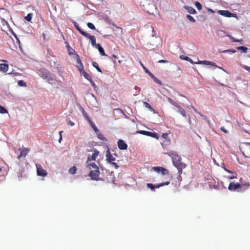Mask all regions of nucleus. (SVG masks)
Returning a JSON list of instances; mask_svg holds the SVG:
<instances>
[{
	"mask_svg": "<svg viewBox=\"0 0 250 250\" xmlns=\"http://www.w3.org/2000/svg\"><path fill=\"white\" fill-rule=\"evenodd\" d=\"M91 151L93 152L92 154H88L87 156V159L85 164L86 167L90 170L88 175L91 179L93 180L98 181L100 179L99 178V167L96 163L92 161H96L100 152L96 149L91 150Z\"/></svg>",
	"mask_w": 250,
	"mask_h": 250,
	"instance_id": "nucleus-1",
	"label": "nucleus"
},
{
	"mask_svg": "<svg viewBox=\"0 0 250 250\" xmlns=\"http://www.w3.org/2000/svg\"><path fill=\"white\" fill-rule=\"evenodd\" d=\"M165 154H167L170 156L172 159L173 165L177 168L179 177L181 178L180 175L182 174L183 169L185 168L186 167V164L181 162V157L177 154V153L173 151H170L168 152H164Z\"/></svg>",
	"mask_w": 250,
	"mask_h": 250,
	"instance_id": "nucleus-2",
	"label": "nucleus"
},
{
	"mask_svg": "<svg viewBox=\"0 0 250 250\" xmlns=\"http://www.w3.org/2000/svg\"><path fill=\"white\" fill-rule=\"evenodd\" d=\"M250 187V184L246 183L245 184H234L233 183H230L228 189L230 191H235L238 188H240L241 190H245L248 189Z\"/></svg>",
	"mask_w": 250,
	"mask_h": 250,
	"instance_id": "nucleus-3",
	"label": "nucleus"
},
{
	"mask_svg": "<svg viewBox=\"0 0 250 250\" xmlns=\"http://www.w3.org/2000/svg\"><path fill=\"white\" fill-rule=\"evenodd\" d=\"M170 183V182L169 181H167V182H164V183H162L160 184H158L157 185H155V186H154L152 184H150V183H147L146 184L147 185V187L149 188L150 189L154 191V188H159L161 187H163V186H166V185H169Z\"/></svg>",
	"mask_w": 250,
	"mask_h": 250,
	"instance_id": "nucleus-4",
	"label": "nucleus"
},
{
	"mask_svg": "<svg viewBox=\"0 0 250 250\" xmlns=\"http://www.w3.org/2000/svg\"><path fill=\"white\" fill-rule=\"evenodd\" d=\"M37 175L39 176L45 177L47 175L46 171L44 169L41 165H36Z\"/></svg>",
	"mask_w": 250,
	"mask_h": 250,
	"instance_id": "nucleus-5",
	"label": "nucleus"
},
{
	"mask_svg": "<svg viewBox=\"0 0 250 250\" xmlns=\"http://www.w3.org/2000/svg\"><path fill=\"white\" fill-rule=\"evenodd\" d=\"M153 168L156 172L158 173L161 172L163 175H167L169 174L168 170L163 167H154Z\"/></svg>",
	"mask_w": 250,
	"mask_h": 250,
	"instance_id": "nucleus-6",
	"label": "nucleus"
},
{
	"mask_svg": "<svg viewBox=\"0 0 250 250\" xmlns=\"http://www.w3.org/2000/svg\"><path fill=\"white\" fill-rule=\"evenodd\" d=\"M20 154L18 156V159L19 160H20V158L22 157H25L28 153V152L30 151L29 148L25 147L23 148L22 149H20Z\"/></svg>",
	"mask_w": 250,
	"mask_h": 250,
	"instance_id": "nucleus-7",
	"label": "nucleus"
},
{
	"mask_svg": "<svg viewBox=\"0 0 250 250\" xmlns=\"http://www.w3.org/2000/svg\"><path fill=\"white\" fill-rule=\"evenodd\" d=\"M118 146L121 150H126L127 148V144L123 140H119L118 141Z\"/></svg>",
	"mask_w": 250,
	"mask_h": 250,
	"instance_id": "nucleus-8",
	"label": "nucleus"
},
{
	"mask_svg": "<svg viewBox=\"0 0 250 250\" xmlns=\"http://www.w3.org/2000/svg\"><path fill=\"white\" fill-rule=\"evenodd\" d=\"M106 160L109 163H111L115 160V158L113 156L109 149L106 151Z\"/></svg>",
	"mask_w": 250,
	"mask_h": 250,
	"instance_id": "nucleus-9",
	"label": "nucleus"
},
{
	"mask_svg": "<svg viewBox=\"0 0 250 250\" xmlns=\"http://www.w3.org/2000/svg\"><path fill=\"white\" fill-rule=\"evenodd\" d=\"M218 13L226 17H231L233 15V14L228 10H219Z\"/></svg>",
	"mask_w": 250,
	"mask_h": 250,
	"instance_id": "nucleus-10",
	"label": "nucleus"
},
{
	"mask_svg": "<svg viewBox=\"0 0 250 250\" xmlns=\"http://www.w3.org/2000/svg\"><path fill=\"white\" fill-rule=\"evenodd\" d=\"M86 35H83L85 37L88 38L90 40L92 45L93 46H95L97 44L96 43V38L94 36L90 35L89 34L86 33Z\"/></svg>",
	"mask_w": 250,
	"mask_h": 250,
	"instance_id": "nucleus-11",
	"label": "nucleus"
},
{
	"mask_svg": "<svg viewBox=\"0 0 250 250\" xmlns=\"http://www.w3.org/2000/svg\"><path fill=\"white\" fill-rule=\"evenodd\" d=\"M76 66L80 72H81L82 70H83V66L82 62L78 55H77V65H76Z\"/></svg>",
	"mask_w": 250,
	"mask_h": 250,
	"instance_id": "nucleus-12",
	"label": "nucleus"
},
{
	"mask_svg": "<svg viewBox=\"0 0 250 250\" xmlns=\"http://www.w3.org/2000/svg\"><path fill=\"white\" fill-rule=\"evenodd\" d=\"M18 177L19 178V180H21V178L26 177L24 168H21L19 170Z\"/></svg>",
	"mask_w": 250,
	"mask_h": 250,
	"instance_id": "nucleus-13",
	"label": "nucleus"
},
{
	"mask_svg": "<svg viewBox=\"0 0 250 250\" xmlns=\"http://www.w3.org/2000/svg\"><path fill=\"white\" fill-rule=\"evenodd\" d=\"M9 68L8 64L5 63L0 64V71L6 72Z\"/></svg>",
	"mask_w": 250,
	"mask_h": 250,
	"instance_id": "nucleus-14",
	"label": "nucleus"
},
{
	"mask_svg": "<svg viewBox=\"0 0 250 250\" xmlns=\"http://www.w3.org/2000/svg\"><path fill=\"white\" fill-rule=\"evenodd\" d=\"M146 136L158 139L159 138V135L155 132L147 131Z\"/></svg>",
	"mask_w": 250,
	"mask_h": 250,
	"instance_id": "nucleus-15",
	"label": "nucleus"
},
{
	"mask_svg": "<svg viewBox=\"0 0 250 250\" xmlns=\"http://www.w3.org/2000/svg\"><path fill=\"white\" fill-rule=\"evenodd\" d=\"M81 73H82L83 76L86 79L88 80L90 82H92V78L90 75H89L87 73H86L84 70V69H83V70H82Z\"/></svg>",
	"mask_w": 250,
	"mask_h": 250,
	"instance_id": "nucleus-16",
	"label": "nucleus"
},
{
	"mask_svg": "<svg viewBox=\"0 0 250 250\" xmlns=\"http://www.w3.org/2000/svg\"><path fill=\"white\" fill-rule=\"evenodd\" d=\"M95 47H96L99 50L100 54L103 56H105L104 50V48L102 47L100 44L98 43Z\"/></svg>",
	"mask_w": 250,
	"mask_h": 250,
	"instance_id": "nucleus-17",
	"label": "nucleus"
},
{
	"mask_svg": "<svg viewBox=\"0 0 250 250\" xmlns=\"http://www.w3.org/2000/svg\"><path fill=\"white\" fill-rule=\"evenodd\" d=\"M185 8L188 11V12L189 14H195L196 13V11L193 7L188 6H185Z\"/></svg>",
	"mask_w": 250,
	"mask_h": 250,
	"instance_id": "nucleus-18",
	"label": "nucleus"
},
{
	"mask_svg": "<svg viewBox=\"0 0 250 250\" xmlns=\"http://www.w3.org/2000/svg\"><path fill=\"white\" fill-rule=\"evenodd\" d=\"M73 24L75 28L79 31V32L82 35H86V32L83 31L80 27H79L78 24L76 21L73 22Z\"/></svg>",
	"mask_w": 250,
	"mask_h": 250,
	"instance_id": "nucleus-19",
	"label": "nucleus"
},
{
	"mask_svg": "<svg viewBox=\"0 0 250 250\" xmlns=\"http://www.w3.org/2000/svg\"><path fill=\"white\" fill-rule=\"evenodd\" d=\"M178 112H179L184 117L186 118V112L180 105L177 106Z\"/></svg>",
	"mask_w": 250,
	"mask_h": 250,
	"instance_id": "nucleus-20",
	"label": "nucleus"
},
{
	"mask_svg": "<svg viewBox=\"0 0 250 250\" xmlns=\"http://www.w3.org/2000/svg\"><path fill=\"white\" fill-rule=\"evenodd\" d=\"M43 72L44 73V74L43 73V75L44 76L45 79H47L49 80H52V77L48 71H47L46 70H43Z\"/></svg>",
	"mask_w": 250,
	"mask_h": 250,
	"instance_id": "nucleus-21",
	"label": "nucleus"
},
{
	"mask_svg": "<svg viewBox=\"0 0 250 250\" xmlns=\"http://www.w3.org/2000/svg\"><path fill=\"white\" fill-rule=\"evenodd\" d=\"M170 144V140H164V141L161 143V145L163 147V148L166 147L167 146H169Z\"/></svg>",
	"mask_w": 250,
	"mask_h": 250,
	"instance_id": "nucleus-22",
	"label": "nucleus"
},
{
	"mask_svg": "<svg viewBox=\"0 0 250 250\" xmlns=\"http://www.w3.org/2000/svg\"><path fill=\"white\" fill-rule=\"evenodd\" d=\"M98 138L102 141H106V138L104 136L103 134H102L100 131L99 130V132H96Z\"/></svg>",
	"mask_w": 250,
	"mask_h": 250,
	"instance_id": "nucleus-23",
	"label": "nucleus"
},
{
	"mask_svg": "<svg viewBox=\"0 0 250 250\" xmlns=\"http://www.w3.org/2000/svg\"><path fill=\"white\" fill-rule=\"evenodd\" d=\"M180 59H181L182 60H186V61L190 62V63H192V64L195 63L194 62H193L192 59H191L188 57H187V56H184V55H181L180 56Z\"/></svg>",
	"mask_w": 250,
	"mask_h": 250,
	"instance_id": "nucleus-24",
	"label": "nucleus"
},
{
	"mask_svg": "<svg viewBox=\"0 0 250 250\" xmlns=\"http://www.w3.org/2000/svg\"><path fill=\"white\" fill-rule=\"evenodd\" d=\"M66 47H67L69 55H72L76 53L75 51L71 46H70L68 44L66 45Z\"/></svg>",
	"mask_w": 250,
	"mask_h": 250,
	"instance_id": "nucleus-25",
	"label": "nucleus"
},
{
	"mask_svg": "<svg viewBox=\"0 0 250 250\" xmlns=\"http://www.w3.org/2000/svg\"><path fill=\"white\" fill-rule=\"evenodd\" d=\"M77 170V167L75 166H73L69 169V173L72 175L76 173Z\"/></svg>",
	"mask_w": 250,
	"mask_h": 250,
	"instance_id": "nucleus-26",
	"label": "nucleus"
},
{
	"mask_svg": "<svg viewBox=\"0 0 250 250\" xmlns=\"http://www.w3.org/2000/svg\"><path fill=\"white\" fill-rule=\"evenodd\" d=\"M92 64L93 67H94L98 72L102 73V70L99 67L98 64L96 62H93Z\"/></svg>",
	"mask_w": 250,
	"mask_h": 250,
	"instance_id": "nucleus-27",
	"label": "nucleus"
},
{
	"mask_svg": "<svg viewBox=\"0 0 250 250\" xmlns=\"http://www.w3.org/2000/svg\"><path fill=\"white\" fill-rule=\"evenodd\" d=\"M167 100L171 104H172L173 105H174L176 107H177V106L179 105L175 101L172 100L169 97L167 98Z\"/></svg>",
	"mask_w": 250,
	"mask_h": 250,
	"instance_id": "nucleus-28",
	"label": "nucleus"
},
{
	"mask_svg": "<svg viewBox=\"0 0 250 250\" xmlns=\"http://www.w3.org/2000/svg\"><path fill=\"white\" fill-rule=\"evenodd\" d=\"M211 63V62L208 61H199L197 62H196V63L197 64H206V65H209Z\"/></svg>",
	"mask_w": 250,
	"mask_h": 250,
	"instance_id": "nucleus-29",
	"label": "nucleus"
},
{
	"mask_svg": "<svg viewBox=\"0 0 250 250\" xmlns=\"http://www.w3.org/2000/svg\"><path fill=\"white\" fill-rule=\"evenodd\" d=\"M0 113L1 114L7 113L8 110L4 106L0 105Z\"/></svg>",
	"mask_w": 250,
	"mask_h": 250,
	"instance_id": "nucleus-30",
	"label": "nucleus"
},
{
	"mask_svg": "<svg viewBox=\"0 0 250 250\" xmlns=\"http://www.w3.org/2000/svg\"><path fill=\"white\" fill-rule=\"evenodd\" d=\"M237 49L239 50L242 51L244 53H246L248 50L247 47H246L245 46H243L237 47Z\"/></svg>",
	"mask_w": 250,
	"mask_h": 250,
	"instance_id": "nucleus-31",
	"label": "nucleus"
},
{
	"mask_svg": "<svg viewBox=\"0 0 250 250\" xmlns=\"http://www.w3.org/2000/svg\"><path fill=\"white\" fill-rule=\"evenodd\" d=\"M229 37L230 39L231 40L232 42H241L243 41L242 39L238 40L235 39L234 37H232L230 35H229Z\"/></svg>",
	"mask_w": 250,
	"mask_h": 250,
	"instance_id": "nucleus-32",
	"label": "nucleus"
},
{
	"mask_svg": "<svg viewBox=\"0 0 250 250\" xmlns=\"http://www.w3.org/2000/svg\"><path fill=\"white\" fill-rule=\"evenodd\" d=\"M149 75L151 76V77L154 79L155 83H158L159 84H162V83L161 81L159 80L158 79H157L156 77H155L152 74L149 73Z\"/></svg>",
	"mask_w": 250,
	"mask_h": 250,
	"instance_id": "nucleus-33",
	"label": "nucleus"
},
{
	"mask_svg": "<svg viewBox=\"0 0 250 250\" xmlns=\"http://www.w3.org/2000/svg\"><path fill=\"white\" fill-rule=\"evenodd\" d=\"M91 127L93 128V129H94V131L96 132H99V129L97 128V127H96V126L92 122V121H91V122H89Z\"/></svg>",
	"mask_w": 250,
	"mask_h": 250,
	"instance_id": "nucleus-34",
	"label": "nucleus"
},
{
	"mask_svg": "<svg viewBox=\"0 0 250 250\" xmlns=\"http://www.w3.org/2000/svg\"><path fill=\"white\" fill-rule=\"evenodd\" d=\"M144 105L146 106V107L148 108L150 110H151V111L154 110V109L151 106V105L148 103H147V102H144Z\"/></svg>",
	"mask_w": 250,
	"mask_h": 250,
	"instance_id": "nucleus-35",
	"label": "nucleus"
},
{
	"mask_svg": "<svg viewBox=\"0 0 250 250\" xmlns=\"http://www.w3.org/2000/svg\"><path fill=\"white\" fill-rule=\"evenodd\" d=\"M32 18V14L31 13H29L25 17V19L28 21H30Z\"/></svg>",
	"mask_w": 250,
	"mask_h": 250,
	"instance_id": "nucleus-36",
	"label": "nucleus"
},
{
	"mask_svg": "<svg viewBox=\"0 0 250 250\" xmlns=\"http://www.w3.org/2000/svg\"><path fill=\"white\" fill-rule=\"evenodd\" d=\"M187 18L191 22H195L196 21L190 15H187Z\"/></svg>",
	"mask_w": 250,
	"mask_h": 250,
	"instance_id": "nucleus-37",
	"label": "nucleus"
},
{
	"mask_svg": "<svg viewBox=\"0 0 250 250\" xmlns=\"http://www.w3.org/2000/svg\"><path fill=\"white\" fill-rule=\"evenodd\" d=\"M18 84L21 86H26V84L23 80H20L18 82Z\"/></svg>",
	"mask_w": 250,
	"mask_h": 250,
	"instance_id": "nucleus-38",
	"label": "nucleus"
},
{
	"mask_svg": "<svg viewBox=\"0 0 250 250\" xmlns=\"http://www.w3.org/2000/svg\"><path fill=\"white\" fill-rule=\"evenodd\" d=\"M83 114L84 116V117L86 118V119L88 121V122H91V120L89 116H88L87 114L86 113L85 111H83Z\"/></svg>",
	"mask_w": 250,
	"mask_h": 250,
	"instance_id": "nucleus-39",
	"label": "nucleus"
},
{
	"mask_svg": "<svg viewBox=\"0 0 250 250\" xmlns=\"http://www.w3.org/2000/svg\"><path fill=\"white\" fill-rule=\"evenodd\" d=\"M195 5L198 10H201L202 9V6L199 2H196Z\"/></svg>",
	"mask_w": 250,
	"mask_h": 250,
	"instance_id": "nucleus-40",
	"label": "nucleus"
},
{
	"mask_svg": "<svg viewBox=\"0 0 250 250\" xmlns=\"http://www.w3.org/2000/svg\"><path fill=\"white\" fill-rule=\"evenodd\" d=\"M240 66L242 68L245 69V70H246L247 71H248V72H249L250 73V66H248L247 65H245L244 64H240Z\"/></svg>",
	"mask_w": 250,
	"mask_h": 250,
	"instance_id": "nucleus-41",
	"label": "nucleus"
},
{
	"mask_svg": "<svg viewBox=\"0 0 250 250\" xmlns=\"http://www.w3.org/2000/svg\"><path fill=\"white\" fill-rule=\"evenodd\" d=\"M87 26L91 29H93V30H95V26L94 25V24L91 22H88L87 24Z\"/></svg>",
	"mask_w": 250,
	"mask_h": 250,
	"instance_id": "nucleus-42",
	"label": "nucleus"
},
{
	"mask_svg": "<svg viewBox=\"0 0 250 250\" xmlns=\"http://www.w3.org/2000/svg\"><path fill=\"white\" fill-rule=\"evenodd\" d=\"M168 134L167 133H164L162 134V137L164 139V140H168V139H170L169 138H168Z\"/></svg>",
	"mask_w": 250,
	"mask_h": 250,
	"instance_id": "nucleus-43",
	"label": "nucleus"
},
{
	"mask_svg": "<svg viewBox=\"0 0 250 250\" xmlns=\"http://www.w3.org/2000/svg\"><path fill=\"white\" fill-rule=\"evenodd\" d=\"M112 165H113L116 169H117L119 167V166L118 164L115 162H112L110 163Z\"/></svg>",
	"mask_w": 250,
	"mask_h": 250,
	"instance_id": "nucleus-44",
	"label": "nucleus"
},
{
	"mask_svg": "<svg viewBox=\"0 0 250 250\" xmlns=\"http://www.w3.org/2000/svg\"><path fill=\"white\" fill-rule=\"evenodd\" d=\"M220 129L223 132H224L225 133H229V131L224 126L221 127Z\"/></svg>",
	"mask_w": 250,
	"mask_h": 250,
	"instance_id": "nucleus-45",
	"label": "nucleus"
},
{
	"mask_svg": "<svg viewBox=\"0 0 250 250\" xmlns=\"http://www.w3.org/2000/svg\"><path fill=\"white\" fill-rule=\"evenodd\" d=\"M147 132V131L141 130V131H140L139 133L140 134H143V135L146 136Z\"/></svg>",
	"mask_w": 250,
	"mask_h": 250,
	"instance_id": "nucleus-46",
	"label": "nucleus"
},
{
	"mask_svg": "<svg viewBox=\"0 0 250 250\" xmlns=\"http://www.w3.org/2000/svg\"><path fill=\"white\" fill-rule=\"evenodd\" d=\"M236 175H237V174L235 173V175L228 176V178L230 179V180L233 179L234 178H237Z\"/></svg>",
	"mask_w": 250,
	"mask_h": 250,
	"instance_id": "nucleus-47",
	"label": "nucleus"
},
{
	"mask_svg": "<svg viewBox=\"0 0 250 250\" xmlns=\"http://www.w3.org/2000/svg\"><path fill=\"white\" fill-rule=\"evenodd\" d=\"M231 52L232 53H235L236 52V51L234 50H232H232L228 49V50H225L223 51V52H224V53H225V52Z\"/></svg>",
	"mask_w": 250,
	"mask_h": 250,
	"instance_id": "nucleus-48",
	"label": "nucleus"
},
{
	"mask_svg": "<svg viewBox=\"0 0 250 250\" xmlns=\"http://www.w3.org/2000/svg\"><path fill=\"white\" fill-rule=\"evenodd\" d=\"M112 58L113 61L114 62H115L116 59H117L118 58L117 56L116 55H113L112 56Z\"/></svg>",
	"mask_w": 250,
	"mask_h": 250,
	"instance_id": "nucleus-49",
	"label": "nucleus"
},
{
	"mask_svg": "<svg viewBox=\"0 0 250 250\" xmlns=\"http://www.w3.org/2000/svg\"><path fill=\"white\" fill-rule=\"evenodd\" d=\"M223 168H224V169L226 171H227V172H229V173H231V174H232V173H233L232 171H231V170H229L228 169H227V168H226L225 167H223Z\"/></svg>",
	"mask_w": 250,
	"mask_h": 250,
	"instance_id": "nucleus-50",
	"label": "nucleus"
},
{
	"mask_svg": "<svg viewBox=\"0 0 250 250\" xmlns=\"http://www.w3.org/2000/svg\"><path fill=\"white\" fill-rule=\"evenodd\" d=\"M168 62L167 60H161L158 61V63H167Z\"/></svg>",
	"mask_w": 250,
	"mask_h": 250,
	"instance_id": "nucleus-51",
	"label": "nucleus"
},
{
	"mask_svg": "<svg viewBox=\"0 0 250 250\" xmlns=\"http://www.w3.org/2000/svg\"><path fill=\"white\" fill-rule=\"evenodd\" d=\"M243 144L248 146L249 147V149H250V143L249 142H244Z\"/></svg>",
	"mask_w": 250,
	"mask_h": 250,
	"instance_id": "nucleus-52",
	"label": "nucleus"
},
{
	"mask_svg": "<svg viewBox=\"0 0 250 250\" xmlns=\"http://www.w3.org/2000/svg\"><path fill=\"white\" fill-rule=\"evenodd\" d=\"M68 124L71 126H73L74 125V123L71 121H69V122H68Z\"/></svg>",
	"mask_w": 250,
	"mask_h": 250,
	"instance_id": "nucleus-53",
	"label": "nucleus"
},
{
	"mask_svg": "<svg viewBox=\"0 0 250 250\" xmlns=\"http://www.w3.org/2000/svg\"><path fill=\"white\" fill-rule=\"evenodd\" d=\"M209 65H212V66H215V67H216V66H217V65H216V63H215L213 62H211V63H210V64H209Z\"/></svg>",
	"mask_w": 250,
	"mask_h": 250,
	"instance_id": "nucleus-54",
	"label": "nucleus"
},
{
	"mask_svg": "<svg viewBox=\"0 0 250 250\" xmlns=\"http://www.w3.org/2000/svg\"><path fill=\"white\" fill-rule=\"evenodd\" d=\"M15 37H16V39H17V42H18V43L20 44V40L18 38V37L16 36V35H15Z\"/></svg>",
	"mask_w": 250,
	"mask_h": 250,
	"instance_id": "nucleus-55",
	"label": "nucleus"
},
{
	"mask_svg": "<svg viewBox=\"0 0 250 250\" xmlns=\"http://www.w3.org/2000/svg\"><path fill=\"white\" fill-rule=\"evenodd\" d=\"M208 11L212 13H214V11L211 9H208Z\"/></svg>",
	"mask_w": 250,
	"mask_h": 250,
	"instance_id": "nucleus-56",
	"label": "nucleus"
},
{
	"mask_svg": "<svg viewBox=\"0 0 250 250\" xmlns=\"http://www.w3.org/2000/svg\"><path fill=\"white\" fill-rule=\"evenodd\" d=\"M62 140V136H60V138H59V142L60 143L61 140Z\"/></svg>",
	"mask_w": 250,
	"mask_h": 250,
	"instance_id": "nucleus-57",
	"label": "nucleus"
},
{
	"mask_svg": "<svg viewBox=\"0 0 250 250\" xmlns=\"http://www.w3.org/2000/svg\"><path fill=\"white\" fill-rule=\"evenodd\" d=\"M62 131H61L59 132V135H60V136H62Z\"/></svg>",
	"mask_w": 250,
	"mask_h": 250,
	"instance_id": "nucleus-58",
	"label": "nucleus"
},
{
	"mask_svg": "<svg viewBox=\"0 0 250 250\" xmlns=\"http://www.w3.org/2000/svg\"><path fill=\"white\" fill-rule=\"evenodd\" d=\"M142 65L143 66V68H144V69L146 70V72H147V71L146 70V68L142 64Z\"/></svg>",
	"mask_w": 250,
	"mask_h": 250,
	"instance_id": "nucleus-59",
	"label": "nucleus"
},
{
	"mask_svg": "<svg viewBox=\"0 0 250 250\" xmlns=\"http://www.w3.org/2000/svg\"><path fill=\"white\" fill-rule=\"evenodd\" d=\"M242 180V178H241L240 179V180H239L240 183H241Z\"/></svg>",
	"mask_w": 250,
	"mask_h": 250,
	"instance_id": "nucleus-60",
	"label": "nucleus"
},
{
	"mask_svg": "<svg viewBox=\"0 0 250 250\" xmlns=\"http://www.w3.org/2000/svg\"><path fill=\"white\" fill-rule=\"evenodd\" d=\"M118 62H119L120 63H121V62H122V61L119 60V61H118Z\"/></svg>",
	"mask_w": 250,
	"mask_h": 250,
	"instance_id": "nucleus-61",
	"label": "nucleus"
},
{
	"mask_svg": "<svg viewBox=\"0 0 250 250\" xmlns=\"http://www.w3.org/2000/svg\"><path fill=\"white\" fill-rule=\"evenodd\" d=\"M1 168L0 167V172L1 171Z\"/></svg>",
	"mask_w": 250,
	"mask_h": 250,
	"instance_id": "nucleus-62",
	"label": "nucleus"
}]
</instances>
